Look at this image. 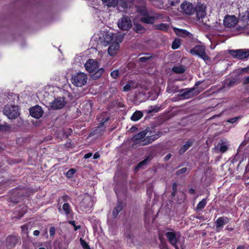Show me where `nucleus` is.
<instances>
[{"instance_id":"obj_8","label":"nucleus","mask_w":249,"mask_h":249,"mask_svg":"<svg viewBox=\"0 0 249 249\" xmlns=\"http://www.w3.org/2000/svg\"><path fill=\"white\" fill-rule=\"evenodd\" d=\"M118 27L124 31H127L132 26L131 20L129 17L127 16H123L118 22Z\"/></svg>"},{"instance_id":"obj_3","label":"nucleus","mask_w":249,"mask_h":249,"mask_svg":"<svg viewBox=\"0 0 249 249\" xmlns=\"http://www.w3.org/2000/svg\"><path fill=\"white\" fill-rule=\"evenodd\" d=\"M202 83V81H199L196 83L195 86L192 88H187L184 89V91L180 94V97L184 99H188L193 98L194 96L198 94L202 90L196 89V87H197Z\"/></svg>"},{"instance_id":"obj_10","label":"nucleus","mask_w":249,"mask_h":249,"mask_svg":"<svg viewBox=\"0 0 249 249\" xmlns=\"http://www.w3.org/2000/svg\"><path fill=\"white\" fill-rule=\"evenodd\" d=\"M65 105V98L62 97L55 98L54 100L51 103L50 106L52 109L56 110L63 108Z\"/></svg>"},{"instance_id":"obj_14","label":"nucleus","mask_w":249,"mask_h":249,"mask_svg":"<svg viewBox=\"0 0 249 249\" xmlns=\"http://www.w3.org/2000/svg\"><path fill=\"white\" fill-rule=\"evenodd\" d=\"M92 207V202L89 198H85L80 202V207L85 212H87Z\"/></svg>"},{"instance_id":"obj_1","label":"nucleus","mask_w":249,"mask_h":249,"mask_svg":"<svg viewBox=\"0 0 249 249\" xmlns=\"http://www.w3.org/2000/svg\"><path fill=\"white\" fill-rule=\"evenodd\" d=\"M86 70L89 73H92L91 77L93 80H97L99 79L105 71L104 68H102L98 69V62L92 59H89L85 64Z\"/></svg>"},{"instance_id":"obj_34","label":"nucleus","mask_w":249,"mask_h":249,"mask_svg":"<svg viewBox=\"0 0 249 249\" xmlns=\"http://www.w3.org/2000/svg\"><path fill=\"white\" fill-rule=\"evenodd\" d=\"M169 27V25L167 23H160L156 25V29L162 31H167Z\"/></svg>"},{"instance_id":"obj_37","label":"nucleus","mask_w":249,"mask_h":249,"mask_svg":"<svg viewBox=\"0 0 249 249\" xmlns=\"http://www.w3.org/2000/svg\"><path fill=\"white\" fill-rule=\"evenodd\" d=\"M172 70L174 72L178 74H182L185 72V69L182 66L174 67Z\"/></svg>"},{"instance_id":"obj_20","label":"nucleus","mask_w":249,"mask_h":249,"mask_svg":"<svg viewBox=\"0 0 249 249\" xmlns=\"http://www.w3.org/2000/svg\"><path fill=\"white\" fill-rule=\"evenodd\" d=\"M229 52L233 58L239 59H243V50L242 49L229 50Z\"/></svg>"},{"instance_id":"obj_15","label":"nucleus","mask_w":249,"mask_h":249,"mask_svg":"<svg viewBox=\"0 0 249 249\" xmlns=\"http://www.w3.org/2000/svg\"><path fill=\"white\" fill-rule=\"evenodd\" d=\"M181 8L183 13L188 15H192L195 12V9L190 3H183L181 5Z\"/></svg>"},{"instance_id":"obj_53","label":"nucleus","mask_w":249,"mask_h":249,"mask_svg":"<svg viewBox=\"0 0 249 249\" xmlns=\"http://www.w3.org/2000/svg\"><path fill=\"white\" fill-rule=\"evenodd\" d=\"M171 6H175L179 2V0H169Z\"/></svg>"},{"instance_id":"obj_17","label":"nucleus","mask_w":249,"mask_h":249,"mask_svg":"<svg viewBox=\"0 0 249 249\" xmlns=\"http://www.w3.org/2000/svg\"><path fill=\"white\" fill-rule=\"evenodd\" d=\"M119 44L117 42H112L108 48V53L112 56L116 54L117 51L119 49Z\"/></svg>"},{"instance_id":"obj_26","label":"nucleus","mask_w":249,"mask_h":249,"mask_svg":"<svg viewBox=\"0 0 249 249\" xmlns=\"http://www.w3.org/2000/svg\"><path fill=\"white\" fill-rule=\"evenodd\" d=\"M196 12V17L198 19L203 18L206 15V11L203 10L201 7H198L195 9Z\"/></svg>"},{"instance_id":"obj_45","label":"nucleus","mask_w":249,"mask_h":249,"mask_svg":"<svg viewBox=\"0 0 249 249\" xmlns=\"http://www.w3.org/2000/svg\"><path fill=\"white\" fill-rule=\"evenodd\" d=\"M187 171V168L186 167H183L178 171L176 172V175L177 176H179L180 175H182L184 174Z\"/></svg>"},{"instance_id":"obj_21","label":"nucleus","mask_w":249,"mask_h":249,"mask_svg":"<svg viewBox=\"0 0 249 249\" xmlns=\"http://www.w3.org/2000/svg\"><path fill=\"white\" fill-rule=\"evenodd\" d=\"M106 113H103L99 117H97L98 121H100V123L98 124V127L102 128L104 127L105 123L110 120V117L108 116H106Z\"/></svg>"},{"instance_id":"obj_60","label":"nucleus","mask_w":249,"mask_h":249,"mask_svg":"<svg viewBox=\"0 0 249 249\" xmlns=\"http://www.w3.org/2000/svg\"><path fill=\"white\" fill-rule=\"evenodd\" d=\"M92 155V153H88L87 154H86L84 156V158L85 159H88L89 158H90Z\"/></svg>"},{"instance_id":"obj_62","label":"nucleus","mask_w":249,"mask_h":249,"mask_svg":"<svg viewBox=\"0 0 249 249\" xmlns=\"http://www.w3.org/2000/svg\"><path fill=\"white\" fill-rule=\"evenodd\" d=\"M100 157V155L99 153V152H96L93 155V159H97L99 158Z\"/></svg>"},{"instance_id":"obj_2","label":"nucleus","mask_w":249,"mask_h":249,"mask_svg":"<svg viewBox=\"0 0 249 249\" xmlns=\"http://www.w3.org/2000/svg\"><path fill=\"white\" fill-rule=\"evenodd\" d=\"M137 12L141 16L140 20L146 24H153L156 20V17L150 16L145 5L136 6Z\"/></svg>"},{"instance_id":"obj_30","label":"nucleus","mask_w":249,"mask_h":249,"mask_svg":"<svg viewBox=\"0 0 249 249\" xmlns=\"http://www.w3.org/2000/svg\"><path fill=\"white\" fill-rule=\"evenodd\" d=\"M160 108L158 106H150L148 108L145 110L148 114L153 115V113H155L159 111Z\"/></svg>"},{"instance_id":"obj_11","label":"nucleus","mask_w":249,"mask_h":249,"mask_svg":"<svg viewBox=\"0 0 249 249\" xmlns=\"http://www.w3.org/2000/svg\"><path fill=\"white\" fill-rule=\"evenodd\" d=\"M230 218L224 216L218 217L215 222L216 231H220L223 226L230 222Z\"/></svg>"},{"instance_id":"obj_40","label":"nucleus","mask_w":249,"mask_h":249,"mask_svg":"<svg viewBox=\"0 0 249 249\" xmlns=\"http://www.w3.org/2000/svg\"><path fill=\"white\" fill-rule=\"evenodd\" d=\"M113 34H106L105 37V41L107 44H111L113 40Z\"/></svg>"},{"instance_id":"obj_7","label":"nucleus","mask_w":249,"mask_h":249,"mask_svg":"<svg viewBox=\"0 0 249 249\" xmlns=\"http://www.w3.org/2000/svg\"><path fill=\"white\" fill-rule=\"evenodd\" d=\"M190 53L195 55H197L204 60H208V56L205 52V47L203 45H196L193 48Z\"/></svg>"},{"instance_id":"obj_19","label":"nucleus","mask_w":249,"mask_h":249,"mask_svg":"<svg viewBox=\"0 0 249 249\" xmlns=\"http://www.w3.org/2000/svg\"><path fill=\"white\" fill-rule=\"evenodd\" d=\"M147 133V129H146L145 130L142 131L134 136L132 138V140L134 142L138 141H141L140 142V143L141 144L142 141L145 139Z\"/></svg>"},{"instance_id":"obj_36","label":"nucleus","mask_w":249,"mask_h":249,"mask_svg":"<svg viewBox=\"0 0 249 249\" xmlns=\"http://www.w3.org/2000/svg\"><path fill=\"white\" fill-rule=\"evenodd\" d=\"M178 87L174 85L168 86L167 87V91L168 92L175 93L178 91Z\"/></svg>"},{"instance_id":"obj_5","label":"nucleus","mask_w":249,"mask_h":249,"mask_svg":"<svg viewBox=\"0 0 249 249\" xmlns=\"http://www.w3.org/2000/svg\"><path fill=\"white\" fill-rule=\"evenodd\" d=\"M87 81V75L83 72L77 73L72 77L71 83L76 87H82L85 85Z\"/></svg>"},{"instance_id":"obj_57","label":"nucleus","mask_w":249,"mask_h":249,"mask_svg":"<svg viewBox=\"0 0 249 249\" xmlns=\"http://www.w3.org/2000/svg\"><path fill=\"white\" fill-rule=\"evenodd\" d=\"M249 84V76H248L244 79V80L243 82V85H246Z\"/></svg>"},{"instance_id":"obj_56","label":"nucleus","mask_w":249,"mask_h":249,"mask_svg":"<svg viewBox=\"0 0 249 249\" xmlns=\"http://www.w3.org/2000/svg\"><path fill=\"white\" fill-rule=\"evenodd\" d=\"M244 227L248 231H249V220L248 221H246L244 224Z\"/></svg>"},{"instance_id":"obj_32","label":"nucleus","mask_w":249,"mask_h":249,"mask_svg":"<svg viewBox=\"0 0 249 249\" xmlns=\"http://www.w3.org/2000/svg\"><path fill=\"white\" fill-rule=\"evenodd\" d=\"M239 83L238 79L237 77L232 78L229 80H227L226 84L228 87H232Z\"/></svg>"},{"instance_id":"obj_61","label":"nucleus","mask_w":249,"mask_h":249,"mask_svg":"<svg viewBox=\"0 0 249 249\" xmlns=\"http://www.w3.org/2000/svg\"><path fill=\"white\" fill-rule=\"evenodd\" d=\"M242 71L243 72H246V73H249V66L247 67L242 68Z\"/></svg>"},{"instance_id":"obj_44","label":"nucleus","mask_w":249,"mask_h":249,"mask_svg":"<svg viewBox=\"0 0 249 249\" xmlns=\"http://www.w3.org/2000/svg\"><path fill=\"white\" fill-rule=\"evenodd\" d=\"M228 149L227 145L225 144V143H221L220 145L219 150L221 153H224L226 152Z\"/></svg>"},{"instance_id":"obj_24","label":"nucleus","mask_w":249,"mask_h":249,"mask_svg":"<svg viewBox=\"0 0 249 249\" xmlns=\"http://www.w3.org/2000/svg\"><path fill=\"white\" fill-rule=\"evenodd\" d=\"M174 31L176 34L178 36L185 37L191 35V34L190 32L184 29L174 28Z\"/></svg>"},{"instance_id":"obj_33","label":"nucleus","mask_w":249,"mask_h":249,"mask_svg":"<svg viewBox=\"0 0 249 249\" xmlns=\"http://www.w3.org/2000/svg\"><path fill=\"white\" fill-rule=\"evenodd\" d=\"M207 204V198L203 199L201 201L199 202L197 205L196 210V211H200L203 209Z\"/></svg>"},{"instance_id":"obj_25","label":"nucleus","mask_w":249,"mask_h":249,"mask_svg":"<svg viewBox=\"0 0 249 249\" xmlns=\"http://www.w3.org/2000/svg\"><path fill=\"white\" fill-rule=\"evenodd\" d=\"M152 159V155H148L142 161H140L135 167V170H138L144 165L147 164L148 161Z\"/></svg>"},{"instance_id":"obj_38","label":"nucleus","mask_w":249,"mask_h":249,"mask_svg":"<svg viewBox=\"0 0 249 249\" xmlns=\"http://www.w3.org/2000/svg\"><path fill=\"white\" fill-rule=\"evenodd\" d=\"M181 45V42L179 39H175L172 44V48L173 50L177 49H178L180 46Z\"/></svg>"},{"instance_id":"obj_18","label":"nucleus","mask_w":249,"mask_h":249,"mask_svg":"<svg viewBox=\"0 0 249 249\" xmlns=\"http://www.w3.org/2000/svg\"><path fill=\"white\" fill-rule=\"evenodd\" d=\"M133 0H118L119 7L122 8L121 11H124L127 9L129 7H130Z\"/></svg>"},{"instance_id":"obj_23","label":"nucleus","mask_w":249,"mask_h":249,"mask_svg":"<svg viewBox=\"0 0 249 249\" xmlns=\"http://www.w3.org/2000/svg\"><path fill=\"white\" fill-rule=\"evenodd\" d=\"M62 210L67 216L71 217L73 216V213L69 203H65L62 206Z\"/></svg>"},{"instance_id":"obj_42","label":"nucleus","mask_w":249,"mask_h":249,"mask_svg":"<svg viewBox=\"0 0 249 249\" xmlns=\"http://www.w3.org/2000/svg\"><path fill=\"white\" fill-rule=\"evenodd\" d=\"M80 242L81 245L84 249H90V248L89 244L82 238H80Z\"/></svg>"},{"instance_id":"obj_55","label":"nucleus","mask_w":249,"mask_h":249,"mask_svg":"<svg viewBox=\"0 0 249 249\" xmlns=\"http://www.w3.org/2000/svg\"><path fill=\"white\" fill-rule=\"evenodd\" d=\"M249 57V50L247 51H243V59L247 58Z\"/></svg>"},{"instance_id":"obj_31","label":"nucleus","mask_w":249,"mask_h":249,"mask_svg":"<svg viewBox=\"0 0 249 249\" xmlns=\"http://www.w3.org/2000/svg\"><path fill=\"white\" fill-rule=\"evenodd\" d=\"M143 116L142 112L140 111H135L131 117V120L133 121L139 120Z\"/></svg>"},{"instance_id":"obj_41","label":"nucleus","mask_w":249,"mask_h":249,"mask_svg":"<svg viewBox=\"0 0 249 249\" xmlns=\"http://www.w3.org/2000/svg\"><path fill=\"white\" fill-rule=\"evenodd\" d=\"M76 170L74 168H71L69 169L66 174V176L68 178H71L73 176V175L75 173Z\"/></svg>"},{"instance_id":"obj_51","label":"nucleus","mask_w":249,"mask_h":249,"mask_svg":"<svg viewBox=\"0 0 249 249\" xmlns=\"http://www.w3.org/2000/svg\"><path fill=\"white\" fill-rule=\"evenodd\" d=\"M55 229L53 226L51 227L49 230L50 235L51 236H53L55 234Z\"/></svg>"},{"instance_id":"obj_43","label":"nucleus","mask_w":249,"mask_h":249,"mask_svg":"<svg viewBox=\"0 0 249 249\" xmlns=\"http://www.w3.org/2000/svg\"><path fill=\"white\" fill-rule=\"evenodd\" d=\"M152 57V55L141 57L139 58V62H142V63H145L148 60H150Z\"/></svg>"},{"instance_id":"obj_13","label":"nucleus","mask_w":249,"mask_h":249,"mask_svg":"<svg viewBox=\"0 0 249 249\" xmlns=\"http://www.w3.org/2000/svg\"><path fill=\"white\" fill-rule=\"evenodd\" d=\"M29 112L32 117L38 119L43 115V111L40 106L37 105L30 108Z\"/></svg>"},{"instance_id":"obj_54","label":"nucleus","mask_w":249,"mask_h":249,"mask_svg":"<svg viewBox=\"0 0 249 249\" xmlns=\"http://www.w3.org/2000/svg\"><path fill=\"white\" fill-rule=\"evenodd\" d=\"M152 137V140L155 141L157 139H158L160 136V133L156 134L151 136Z\"/></svg>"},{"instance_id":"obj_46","label":"nucleus","mask_w":249,"mask_h":249,"mask_svg":"<svg viewBox=\"0 0 249 249\" xmlns=\"http://www.w3.org/2000/svg\"><path fill=\"white\" fill-rule=\"evenodd\" d=\"M241 117H242V116L235 117L228 119L227 122L228 123H230L233 124V123L236 122L237 120L241 119Z\"/></svg>"},{"instance_id":"obj_58","label":"nucleus","mask_w":249,"mask_h":249,"mask_svg":"<svg viewBox=\"0 0 249 249\" xmlns=\"http://www.w3.org/2000/svg\"><path fill=\"white\" fill-rule=\"evenodd\" d=\"M7 126L0 124V131H4L7 130Z\"/></svg>"},{"instance_id":"obj_47","label":"nucleus","mask_w":249,"mask_h":249,"mask_svg":"<svg viewBox=\"0 0 249 249\" xmlns=\"http://www.w3.org/2000/svg\"><path fill=\"white\" fill-rule=\"evenodd\" d=\"M247 145V147L249 146V141H246L245 140L240 144L239 147V149H240V150H242L244 148V147L246 146Z\"/></svg>"},{"instance_id":"obj_28","label":"nucleus","mask_w":249,"mask_h":249,"mask_svg":"<svg viewBox=\"0 0 249 249\" xmlns=\"http://www.w3.org/2000/svg\"><path fill=\"white\" fill-rule=\"evenodd\" d=\"M133 30L138 34L143 33L145 31L144 27L142 25L139 23L134 24Z\"/></svg>"},{"instance_id":"obj_52","label":"nucleus","mask_w":249,"mask_h":249,"mask_svg":"<svg viewBox=\"0 0 249 249\" xmlns=\"http://www.w3.org/2000/svg\"><path fill=\"white\" fill-rule=\"evenodd\" d=\"M131 89V85L129 84H126L123 87V90L124 91H128Z\"/></svg>"},{"instance_id":"obj_4","label":"nucleus","mask_w":249,"mask_h":249,"mask_svg":"<svg viewBox=\"0 0 249 249\" xmlns=\"http://www.w3.org/2000/svg\"><path fill=\"white\" fill-rule=\"evenodd\" d=\"M165 235L169 243L172 245L175 249H179L177 245V243L181 236L180 232L178 231L176 232L174 231H168L166 232Z\"/></svg>"},{"instance_id":"obj_27","label":"nucleus","mask_w":249,"mask_h":249,"mask_svg":"<svg viewBox=\"0 0 249 249\" xmlns=\"http://www.w3.org/2000/svg\"><path fill=\"white\" fill-rule=\"evenodd\" d=\"M103 4L108 7H115L118 3V0H102Z\"/></svg>"},{"instance_id":"obj_50","label":"nucleus","mask_w":249,"mask_h":249,"mask_svg":"<svg viewBox=\"0 0 249 249\" xmlns=\"http://www.w3.org/2000/svg\"><path fill=\"white\" fill-rule=\"evenodd\" d=\"M61 197L63 201L65 203L71 199V197L67 195L61 196Z\"/></svg>"},{"instance_id":"obj_48","label":"nucleus","mask_w":249,"mask_h":249,"mask_svg":"<svg viewBox=\"0 0 249 249\" xmlns=\"http://www.w3.org/2000/svg\"><path fill=\"white\" fill-rule=\"evenodd\" d=\"M111 76L114 78L116 79L118 77L119 75V71L118 70H114L112 71L110 73Z\"/></svg>"},{"instance_id":"obj_22","label":"nucleus","mask_w":249,"mask_h":249,"mask_svg":"<svg viewBox=\"0 0 249 249\" xmlns=\"http://www.w3.org/2000/svg\"><path fill=\"white\" fill-rule=\"evenodd\" d=\"M194 143V140H189L186 142L185 143L179 150L178 154L181 155L184 154L189 148L192 146Z\"/></svg>"},{"instance_id":"obj_16","label":"nucleus","mask_w":249,"mask_h":249,"mask_svg":"<svg viewBox=\"0 0 249 249\" xmlns=\"http://www.w3.org/2000/svg\"><path fill=\"white\" fill-rule=\"evenodd\" d=\"M124 206L121 200H118L116 206L114 207L112 211V218L115 219L117 217L119 213L121 212L124 208Z\"/></svg>"},{"instance_id":"obj_39","label":"nucleus","mask_w":249,"mask_h":249,"mask_svg":"<svg viewBox=\"0 0 249 249\" xmlns=\"http://www.w3.org/2000/svg\"><path fill=\"white\" fill-rule=\"evenodd\" d=\"M177 186L178 184L176 182H174L172 185V192L171 193V196L172 197H174L176 196L177 193Z\"/></svg>"},{"instance_id":"obj_63","label":"nucleus","mask_w":249,"mask_h":249,"mask_svg":"<svg viewBox=\"0 0 249 249\" xmlns=\"http://www.w3.org/2000/svg\"><path fill=\"white\" fill-rule=\"evenodd\" d=\"M189 193L191 194V195H194L195 194V192H196V190L195 189L191 188L190 189H189V191H188Z\"/></svg>"},{"instance_id":"obj_59","label":"nucleus","mask_w":249,"mask_h":249,"mask_svg":"<svg viewBox=\"0 0 249 249\" xmlns=\"http://www.w3.org/2000/svg\"><path fill=\"white\" fill-rule=\"evenodd\" d=\"M172 157L171 153H168L164 158V161H167Z\"/></svg>"},{"instance_id":"obj_49","label":"nucleus","mask_w":249,"mask_h":249,"mask_svg":"<svg viewBox=\"0 0 249 249\" xmlns=\"http://www.w3.org/2000/svg\"><path fill=\"white\" fill-rule=\"evenodd\" d=\"M244 181L246 184H249V177L247 173H245L243 176Z\"/></svg>"},{"instance_id":"obj_9","label":"nucleus","mask_w":249,"mask_h":249,"mask_svg":"<svg viewBox=\"0 0 249 249\" xmlns=\"http://www.w3.org/2000/svg\"><path fill=\"white\" fill-rule=\"evenodd\" d=\"M20 237L15 235H9L5 239V246L8 249H13L17 244Z\"/></svg>"},{"instance_id":"obj_64","label":"nucleus","mask_w":249,"mask_h":249,"mask_svg":"<svg viewBox=\"0 0 249 249\" xmlns=\"http://www.w3.org/2000/svg\"><path fill=\"white\" fill-rule=\"evenodd\" d=\"M137 130V128L135 126H132L130 129V131L132 132H135Z\"/></svg>"},{"instance_id":"obj_29","label":"nucleus","mask_w":249,"mask_h":249,"mask_svg":"<svg viewBox=\"0 0 249 249\" xmlns=\"http://www.w3.org/2000/svg\"><path fill=\"white\" fill-rule=\"evenodd\" d=\"M124 236L127 239V242H132L133 240V235L131 232L130 227H129L124 231Z\"/></svg>"},{"instance_id":"obj_6","label":"nucleus","mask_w":249,"mask_h":249,"mask_svg":"<svg viewBox=\"0 0 249 249\" xmlns=\"http://www.w3.org/2000/svg\"><path fill=\"white\" fill-rule=\"evenodd\" d=\"M3 113L10 119H15L19 115L18 107L15 105L6 106Z\"/></svg>"},{"instance_id":"obj_35","label":"nucleus","mask_w":249,"mask_h":249,"mask_svg":"<svg viewBox=\"0 0 249 249\" xmlns=\"http://www.w3.org/2000/svg\"><path fill=\"white\" fill-rule=\"evenodd\" d=\"M152 137L151 136H146L145 139H143V140L141 142L142 145H146L151 143L154 141L152 140Z\"/></svg>"},{"instance_id":"obj_12","label":"nucleus","mask_w":249,"mask_h":249,"mask_svg":"<svg viewBox=\"0 0 249 249\" xmlns=\"http://www.w3.org/2000/svg\"><path fill=\"white\" fill-rule=\"evenodd\" d=\"M237 22V18L235 16L227 15L224 19V25L229 28L234 27Z\"/></svg>"}]
</instances>
